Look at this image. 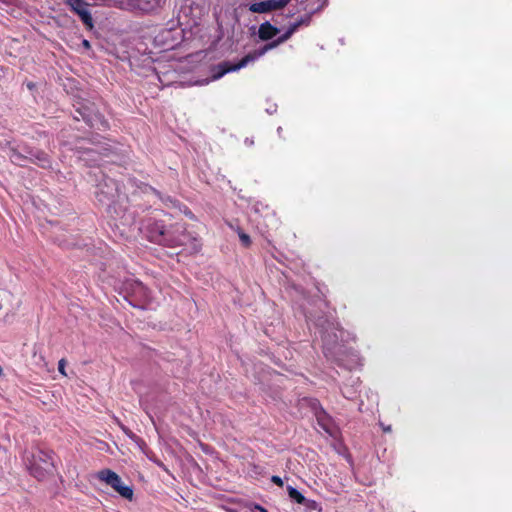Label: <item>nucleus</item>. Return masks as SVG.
<instances>
[{
    "instance_id": "nucleus-1",
    "label": "nucleus",
    "mask_w": 512,
    "mask_h": 512,
    "mask_svg": "<svg viewBox=\"0 0 512 512\" xmlns=\"http://www.w3.org/2000/svg\"><path fill=\"white\" fill-rule=\"evenodd\" d=\"M297 31V25H290L287 31L278 37L276 40L267 43L263 47L258 50H255L246 56H244L238 63L230 64L228 62H223L217 66L218 71L213 76L214 79H219L224 76L228 72L237 71L241 68L246 67L249 63L254 62L259 57L265 55L269 50L276 48L280 44L287 41L295 32Z\"/></svg>"
},
{
    "instance_id": "nucleus-2",
    "label": "nucleus",
    "mask_w": 512,
    "mask_h": 512,
    "mask_svg": "<svg viewBox=\"0 0 512 512\" xmlns=\"http://www.w3.org/2000/svg\"><path fill=\"white\" fill-rule=\"evenodd\" d=\"M24 461L30 475L37 480H44L54 472V460L50 451L41 448L26 451Z\"/></svg>"
},
{
    "instance_id": "nucleus-3",
    "label": "nucleus",
    "mask_w": 512,
    "mask_h": 512,
    "mask_svg": "<svg viewBox=\"0 0 512 512\" xmlns=\"http://www.w3.org/2000/svg\"><path fill=\"white\" fill-rule=\"evenodd\" d=\"M141 229L146 237L156 244L177 247L186 243L187 236L185 234L180 237H174L171 231L165 230V226L161 222L153 221L152 219H148Z\"/></svg>"
},
{
    "instance_id": "nucleus-4",
    "label": "nucleus",
    "mask_w": 512,
    "mask_h": 512,
    "mask_svg": "<svg viewBox=\"0 0 512 512\" xmlns=\"http://www.w3.org/2000/svg\"><path fill=\"white\" fill-rule=\"evenodd\" d=\"M344 332L340 329H333L329 332L328 330L322 333L323 350L328 358H333L336 361L342 362L341 355L344 352L343 341Z\"/></svg>"
},
{
    "instance_id": "nucleus-5",
    "label": "nucleus",
    "mask_w": 512,
    "mask_h": 512,
    "mask_svg": "<svg viewBox=\"0 0 512 512\" xmlns=\"http://www.w3.org/2000/svg\"><path fill=\"white\" fill-rule=\"evenodd\" d=\"M75 113V120H83L92 128L104 130L108 127L107 121L103 115L99 113L94 103H79Z\"/></svg>"
},
{
    "instance_id": "nucleus-6",
    "label": "nucleus",
    "mask_w": 512,
    "mask_h": 512,
    "mask_svg": "<svg viewBox=\"0 0 512 512\" xmlns=\"http://www.w3.org/2000/svg\"><path fill=\"white\" fill-rule=\"evenodd\" d=\"M97 478L113 488L121 497L127 500L133 499V487L126 485L120 476L110 469H103L97 473Z\"/></svg>"
},
{
    "instance_id": "nucleus-7",
    "label": "nucleus",
    "mask_w": 512,
    "mask_h": 512,
    "mask_svg": "<svg viewBox=\"0 0 512 512\" xmlns=\"http://www.w3.org/2000/svg\"><path fill=\"white\" fill-rule=\"evenodd\" d=\"M65 4L76 13L88 29H93L94 23L91 13L87 10L88 4L84 0H64Z\"/></svg>"
},
{
    "instance_id": "nucleus-8",
    "label": "nucleus",
    "mask_w": 512,
    "mask_h": 512,
    "mask_svg": "<svg viewBox=\"0 0 512 512\" xmlns=\"http://www.w3.org/2000/svg\"><path fill=\"white\" fill-rule=\"evenodd\" d=\"M289 2L290 0H265L255 2L249 6V11L253 13H268L274 10L283 9Z\"/></svg>"
},
{
    "instance_id": "nucleus-9",
    "label": "nucleus",
    "mask_w": 512,
    "mask_h": 512,
    "mask_svg": "<svg viewBox=\"0 0 512 512\" xmlns=\"http://www.w3.org/2000/svg\"><path fill=\"white\" fill-rule=\"evenodd\" d=\"M117 195L118 185L113 179L108 178L104 181V184H100L99 201H113Z\"/></svg>"
},
{
    "instance_id": "nucleus-10",
    "label": "nucleus",
    "mask_w": 512,
    "mask_h": 512,
    "mask_svg": "<svg viewBox=\"0 0 512 512\" xmlns=\"http://www.w3.org/2000/svg\"><path fill=\"white\" fill-rule=\"evenodd\" d=\"M108 6L129 12H141L140 0H109Z\"/></svg>"
},
{
    "instance_id": "nucleus-11",
    "label": "nucleus",
    "mask_w": 512,
    "mask_h": 512,
    "mask_svg": "<svg viewBox=\"0 0 512 512\" xmlns=\"http://www.w3.org/2000/svg\"><path fill=\"white\" fill-rule=\"evenodd\" d=\"M279 33V29L273 26L270 22L266 21L259 26L258 37L262 41H268L274 38Z\"/></svg>"
},
{
    "instance_id": "nucleus-12",
    "label": "nucleus",
    "mask_w": 512,
    "mask_h": 512,
    "mask_svg": "<svg viewBox=\"0 0 512 512\" xmlns=\"http://www.w3.org/2000/svg\"><path fill=\"white\" fill-rule=\"evenodd\" d=\"M166 0H140L141 13H152L162 8Z\"/></svg>"
},
{
    "instance_id": "nucleus-13",
    "label": "nucleus",
    "mask_w": 512,
    "mask_h": 512,
    "mask_svg": "<svg viewBox=\"0 0 512 512\" xmlns=\"http://www.w3.org/2000/svg\"><path fill=\"white\" fill-rule=\"evenodd\" d=\"M327 3V0H305L302 2L303 10L314 14L321 10Z\"/></svg>"
},
{
    "instance_id": "nucleus-14",
    "label": "nucleus",
    "mask_w": 512,
    "mask_h": 512,
    "mask_svg": "<svg viewBox=\"0 0 512 512\" xmlns=\"http://www.w3.org/2000/svg\"><path fill=\"white\" fill-rule=\"evenodd\" d=\"M29 159L31 161H35L42 167H46L49 165L48 155L41 151H29Z\"/></svg>"
},
{
    "instance_id": "nucleus-15",
    "label": "nucleus",
    "mask_w": 512,
    "mask_h": 512,
    "mask_svg": "<svg viewBox=\"0 0 512 512\" xmlns=\"http://www.w3.org/2000/svg\"><path fill=\"white\" fill-rule=\"evenodd\" d=\"M29 159L31 161H35L42 167H46L49 165L48 155L41 151H29Z\"/></svg>"
},
{
    "instance_id": "nucleus-16",
    "label": "nucleus",
    "mask_w": 512,
    "mask_h": 512,
    "mask_svg": "<svg viewBox=\"0 0 512 512\" xmlns=\"http://www.w3.org/2000/svg\"><path fill=\"white\" fill-rule=\"evenodd\" d=\"M8 156L14 164L19 166H25L27 159H29V156L23 155L14 148L9 149Z\"/></svg>"
},
{
    "instance_id": "nucleus-17",
    "label": "nucleus",
    "mask_w": 512,
    "mask_h": 512,
    "mask_svg": "<svg viewBox=\"0 0 512 512\" xmlns=\"http://www.w3.org/2000/svg\"><path fill=\"white\" fill-rule=\"evenodd\" d=\"M288 496L291 500L295 501L298 504H302L305 502V497L294 487L287 486Z\"/></svg>"
},
{
    "instance_id": "nucleus-18",
    "label": "nucleus",
    "mask_w": 512,
    "mask_h": 512,
    "mask_svg": "<svg viewBox=\"0 0 512 512\" xmlns=\"http://www.w3.org/2000/svg\"><path fill=\"white\" fill-rule=\"evenodd\" d=\"M312 15L313 14H310V12H307L306 15H304L303 17H301L299 20L295 21L291 25H297V29L302 25L308 26L311 22Z\"/></svg>"
},
{
    "instance_id": "nucleus-19",
    "label": "nucleus",
    "mask_w": 512,
    "mask_h": 512,
    "mask_svg": "<svg viewBox=\"0 0 512 512\" xmlns=\"http://www.w3.org/2000/svg\"><path fill=\"white\" fill-rule=\"evenodd\" d=\"M301 505H304L305 507H307L308 509H311V510L319 509V504L316 501L306 499V498H305V502L302 503Z\"/></svg>"
},
{
    "instance_id": "nucleus-20",
    "label": "nucleus",
    "mask_w": 512,
    "mask_h": 512,
    "mask_svg": "<svg viewBox=\"0 0 512 512\" xmlns=\"http://www.w3.org/2000/svg\"><path fill=\"white\" fill-rule=\"evenodd\" d=\"M239 238H240V241L242 242V244L245 246V247H248L250 244H251V239H250V236L244 232H240L239 233Z\"/></svg>"
},
{
    "instance_id": "nucleus-21",
    "label": "nucleus",
    "mask_w": 512,
    "mask_h": 512,
    "mask_svg": "<svg viewBox=\"0 0 512 512\" xmlns=\"http://www.w3.org/2000/svg\"><path fill=\"white\" fill-rule=\"evenodd\" d=\"M122 431L131 439H135L136 438V435L130 430L128 429L127 427H125L124 425H121L120 426Z\"/></svg>"
},
{
    "instance_id": "nucleus-22",
    "label": "nucleus",
    "mask_w": 512,
    "mask_h": 512,
    "mask_svg": "<svg viewBox=\"0 0 512 512\" xmlns=\"http://www.w3.org/2000/svg\"><path fill=\"white\" fill-rule=\"evenodd\" d=\"M271 481L276 484L277 486H280L282 487L283 486V480L281 479V477L277 476V475H274L271 477Z\"/></svg>"
},
{
    "instance_id": "nucleus-23",
    "label": "nucleus",
    "mask_w": 512,
    "mask_h": 512,
    "mask_svg": "<svg viewBox=\"0 0 512 512\" xmlns=\"http://www.w3.org/2000/svg\"><path fill=\"white\" fill-rule=\"evenodd\" d=\"M65 364H66V362H65L64 359H61L59 361V363H58V370L63 375H66V373H65Z\"/></svg>"
},
{
    "instance_id": "nucleus-24",
    "label": "nucleus",
    "mask_w": 512,
    "mask_h": 512,
    "mask_svg": "<svg viewBox=\"0 0 512 512\" xmlns=\"http://www.w3.org/2000/svg\"><path fill=\"white\" fill-rule=\"evenodd\" d=\"M253 512H267V510L261 506H255V509Z\"/></svg>"
},
{
    "instance_id": "nucleus-25",
    "label": "nucleus",
    "mask_w": 512,
    "mask_h": 512,
    "mask_svg": "<svg viewBox=\"0 0 512 512\" xmlns=\"http://www.w3.org/2000/svg\"><path fill=\"white\" fill-rule=\"evenodd\" d=\"M82 45H83L85 48H87V49H89V48L91 47V46H90V42H89L88 40H86V39H84V40L82 41Z\"/></svg>"
},
{
    "instance_id": "nucleus-26",
    "label": "nucleus",
    "mask_w": 512,
    "mask_h": 512,
    "mask_svg": "<svg viewBox=\"0 0 512 512\" xmlns=\"http://www.w3.org/2000/svg\"><path fill=\"white\" fill-rule=\"evenodd\" d=\"M245 143L249 146L253 145L254 144V140L253 139H249V138H246L245 139Z\"/></svg>"
},
{
    "instance_id": "nucleus-27",
    "label": "nucleus",
    "mask_w": 512,
    "mask_h": 512,
    "mask_svg": "<svg viewBox=\"0 0 512 512\" xmlns=\"http://www.w3.org/2000/svg\"><path fill=\"white\" fill-rule=\"evenodd\" d=\"M136 287L139 290V292L144 291V286L141 283H138Z\"/></svg>"
},
{
    "instance_id": "nucleus-28",
    "label": "nucleus",
    "mask_w": 512,
    "mask_h": 512,
    "mask_svg": "<svg viewBox=\"0 0 512 512\" xmlns=\"http://www.w3.org/2000/svg\"><path fill=\"white\" fill-rule=\"evenodd\" d=\"M147 190H150V191L154 192V189H153L152 187H148V186H146V187H145V191H147Z\"/></svg>"
},
{
    "instance_id": "nucleus-29",
    "label": "nucleus",
    "mask_w": 512,
    "mask_h": 512,
    "mask_svg": "<svg viewBox=\"0 0 512 512\" xmlns=\"http://www.w3.org/2000/svg\"><path fill=\"white\" fill-rule=\"evenodd\" d=\"M193 249H194L195 251H197V250H199V246H198L197 244H195V245H194V247H193Z\"/></svg>"
},
{
    "instance_id": "nucleus-30",
    "label": "nucleus",
    "mask_w": 512,
    "mask_h": 512,
    "mask_svg": "<svg viewBox=\"0 0 512 512\" xmlns=\"http://www.w3.org/2000/svg\"><path fill=\"white\" fill-rule=\"evenodd\" d=\"M3 375V368L0 366V376Z\"/></svg>"
},
{
    "instance_id": "nucleus-31",
    "label": "nucleus",
    "mask_w": 512,
    "mask_h": 512,
    "mask_svg": "<svg viewBox=\"0 0 512 512\" xmlns=\"http://www.w3.org/2000/svg\"><path fill=\"white\" fill-rule=\"evenodd\" d=\"M390 430H391V428H390V427H386V428H384V431H390Z\"/></svg>"
}]
</instances>
